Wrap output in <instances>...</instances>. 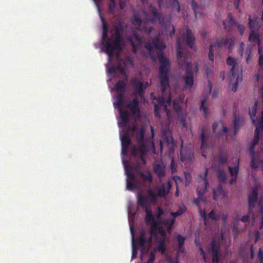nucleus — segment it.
<instances>
[{
  "label": "nucleus",
  "instance_id": "f257e3e1",
  "mask_svg": "<svg viewBox=\"0 0 263 263\" xmlns=\"http://www.w3.org/2000/svg\"><path fill=\"white\" fill-rule=\"evenodd\" d=\"M146 220L152 227V232L149 234L142 233L139 240L136 242L134 238L133 228L130 226V231L132 235V256L134 259L137 256V251L139 247L141 249V259L142 263H152L154 259L153 251L148 249L151 243H156V248L154 250L163 254L166 250L165 234L168 232L174 223V220L171 219L159 226L157 222L158 217L154 218L151 212L146 210Z\"/></svg>",
  "mask_w": 263,
  "mask_h": 263
},
{
  "label": "nucleus",
  "instance_id": "f03ea898",
  "mask_svg": "<svg viewBox=\"0 0 263 263\" xmlns=\"http://www.w3.org/2000/svg\"><path fill=\"white\" fill-rule=\"evenodd\" d=\"M169 65V63L167 60H165L164 61H161V65L160 67V79L162 86L164 87L163 95L162 100L159 103V105L163 103L165 110L167 111V108L168 106H173L174 109L177 111L179 108V105L175 102L172 104L170 101V91L168 89L167 80L166 76V69Z\"/></svg>",
  "mask_w": 263,
  "mask_h": 263
},
{
  "label": "nucleus",
  "instance_id": "7ed1b4c3",
  "mask_svg": "<svg viewBox=\"0 0 263 263\" xmlns=\"http://www.w3.org/2000/svg\"><path fill=\"white\" fill-rule=\"evenodd\" d=\"M106 27L103 25V41L104 45V50L108 55V60L110 61L113 55L118 53L121 48V43L120 36L118 32L116 33L115 36L110 40L107 41L106 38Z\"/></svg>",
  "mask_w": 263,
  "mask_h": 263
},
{
  "label": "nucleus",
  "instance_id": "20e7f679",
  "mask_svg": "<svg viewBox=\"0 0 263 263\" xmlns=\"http://www.w3.org/2000/svg\"><path fill=\"white\" fill-rule=\"evenodd\" d=\"M227 63L230 65H233L229 74V78L231 83L233 85L232 87V90L235 91L237 89V85L242 81V73L239 69L234 66L235 61L233 58H228Z\"/></svg>",
  "mask_w": 263,
  "mask_h": 263
},
{
  "label": "nucleus",
  "instance_id": "39448f33",
  "mask_svg": "<svg viewBox=\"0 0 263 263\" xmlns=\"http://www.w3.org/2000/svg\"><path fill=\"white\" fill-rule=\"evenodd\" d=\"M257 109V104L255 103L249 111V114L252 120L253 123L256 125V131L253 141L254 144H256L258 142V134L263 128V111L261 113V121L259 123H255L253 117H255Z\"/></svg>",
  "mask_w": 263,
  "mask_h": 263
},
{
  "label": "nucleus",
  "instance_id": "423d86ee",
  "mask_svg": "<svg viewBox=\"0 0 263 263\" xmlns=\"http://www.w3.org/2000/svg\"><path fill=\"white\" fill-rule=\"evenodd\" d=\"M257 18L253 17V18H250L249 25L251 29V33L249 36V41L250 42L255 41L257 43H258V34L253 31V29H255L258 27V24L257 21Z\"/></svg>",
  "mask_w": 263,
  "mask_h": 263
},
{
  "label": "nucleus",
  "instance_id": "0eeeda50",
  "mask_svg": "<svg viewBox=\"0 0 263 263\" xmlns=\"http://www.w3.org/2000/svg\"><path fill=\"white\" fill-rule=\"evenodd\" d=\"M120 139L122 145V154L125 155L126 152L127 147L129 142V140L126 135L123 136L121 134Z\"/></svg>",
  "mask_w": 263,
  "mask_h": 263
},
{
  "label": "nucleus",
  "instance_id": "6e6552de",
  "mask_svg": "<svg viewBox=\"0 0 263 263\" xmlns=\"http://www.w3.org/2000/svg\"><path fill=\"white\" fill-rule=\"evenodd\" d=\"M123 163L127 175V188L129 190H132L133 189L132 185V177L130 176V173L128 171L126 162L123 160Z\"/></svg>",
  "mask_w": 263,
  "mask_h": 263
},
{
  "label": "nucleus",
  "instance_id": "1a4fd4ad",
  "mask_svg": "<svg viewBox=\"0 0 263 263\" xmlns=\"http://www.w3.org/2000/svg\"><path fill=\"white\" fill-rule=\"evenodd\" d=\"M128 115L126 113H123L120 108V116L118 119V124L120 127H121L127 121Z\"/></svg>",
  "mask_w": 263,
  "mask_h": 263
},
{
  "label": "nucleus",
  "instance_id": "9d476101",
  "mask_svg": "<svg viewBox=\"0 0 263 263\" xmlns=\"http://www.w3.org/2000/svg\"><path fill=\"white\" fill-rule=\"evenodd\" d=\"M190 65L187 64L186 67L187 74L185 78V84L187 86H191L193 84V80L191 75L188 73L190 69Z\"/></svg>",
  "mask_w": 263,
  "mask_h": 263
},
{
  "label": "nucleus",
  "instance_id": "9b49d317",
  "mask_svg": "<svg viewBox=\"0 0 263 263\" xmlns=\"http://www.w3.org/2000/svg\"><path fill=\"white\" fill-rule=\"evenodd\" d=\"M128 109L132 111L134 116H138L139 111L137 101H134L133 104H131L128 106Z\"/></svg>",
  "mask_w": 263,
  "mask_h": 263
},
{
  "label": "nucleus",
  "instance_id": "f8f14e48",
  "mask_svg": "<svg viewBox=\"0 0 263 263\" xmlns=\"http://www.w3.org/2000/svg\"><path fill=\"white\" fill-rule=\"evenodd\" d=\"M217 45H212L210 47V52L209 54V59L213 61L214 60V55L213 52L214 51L215 49L217 48Z\"/></svg>",
  "mask_w": 263,
  "mask_h": 263
},
{
  "label": "nucleus",
  "instance_id": "ddd939ff",
  "mask_svg": "<svg viewBox=\"0 0 263 263\" xmlns=\"http://www.w3.org/2000/svg\"><path fill=\"white\" fill-rule=\"evenodd\" d=\"M230 172L232 176L235 179L238 173V166H235L234 168L230 167Z\"/></svg>",
  "mask_w": 263,
  "mask_h": 263
},
{
  "label": "nucleus",
  "instance_id": "4468645a",
  "mask_svg": "<svg viewBox=\"0 0 263 263\" xmlns=\"http://www.w3.org/2000/svg\"><path fill=\"white\" fill-rule=\"evenodd\" d=\"M122 103V99L120 97H119L118 99H117V100H115L114 101V106L115 108H120V105Z\"/></svg>",
  "mask_w": 263,
  "mask_h": 263
},
{
  "label": "nucleus",
  "instance_id": "2eb2a0df",
  "mask_svg": "<svg viewBox=\"0 0 263 263\" xmlns=\"http://www.w3.org/2000/svg\"><path fill=\"white\" fill-rule=\"evenodd\" d=\"M203 185L202 187L201 191L199 190V188H198V189H197V193L199 195H200V194H201L202 192H204V191L205 190L206 182L204 179L203 180Z\"/></svg>",
  "mask_w": 263,
  "mask_h": 263
},
{
  "label": "nucleus",
  "instance_id": "dca6fc26",
  "mask_svg": "<svg viewBox=\"0 0 263 263\" xmlns=\"http://www.w3.org/2000/svg\"><path fill=\"white\" fill-rule=\"evenodd\" d=\"M177 240L179 243V246L181 247L184 243V238L180 236H178L177 238Z\"/></svg>",
  "mask_w": 263,
  "mask_h": 263
},
{
  "label": "nucleus",
  "instance_id": "f3484780",
  "mask_svg": "<svg viewBox=\"0 0 263 263\" xmlns=\"http://www.w3.org/2000/svg\"><path fill=\"white\" fill-rule=\"evenodd\" d=\"M125 85V84L124 82H120L117 84L115 89L116 91H118L119 89H120L121 88L123 87Z\"/></svg>",
  "mask_w": 263,
  "mask_h": 263
},
{
  "label": "nucleus",
  "instance_id": "a211bd4d",
  "mask_svg": "<svg viewBox=\"0 0 263 263\" xmlns=\"http://www.w3.org/2000/svg\"><path fill=\"white\" fill-rule=\"evenodd\" d=\"M203 216H204V215L203 214ZM215 219V213L213 212H211L207 216H205V219Z\"/></svg>",
  "mask_w": 263,
  "mask_h": 263
},
{
  "label": "nucleus",
  "instance_id": "6ab92c4d",
  "mask_svg": "<svg viewBox=\"0 0 263 263\" xmlns=\"http://www.w3.org/2000/svg\"><path fill=\"white\" fill-rule=\"evenodd\" d=\"M256 195H257V193L254 191L253 194H252V197H249V202L250 203L252 202V200L253 199H255L256 197Z\"/></svg>",
  "mask_w": 263,
  "mask_h": 263
},
{
  "label": "nucleus",
  "instance_id": "aec40b11",
  "mask_svg": "<svg viewBox=\"0 0 263 263\" xmlns=\"http://www.w3.org/2000/svg\"><path fill=\"white\" fill-rule=\"evenodd\" d=\"M217 126L223 127V123L222 122H220L219 123L214 124L213 128H214V130H215Z\"/></svg>",
  "mask_w": 263,
  "mask_h": 263
},
{
  "label": "nucleus",
  "instance_id": "412c9836",
  "mask_svg": "<svg viewBox=\"0 0 263 263\" xmlns=\"http://www.w3.org/2000/svg\"><path fill=\"white\" fill-rule=\"evenodd\" d=\"M156 194L160 196H164L165 195V192L163 191H160L159 192L155 193V195Z\"/></svg>",
  "mask_w": 263,
  "mask_h": 263
},
{
  "label": "nucleus",
  "instance_id": "4be33fe9",
  "mask_svg": "<svg viewBox=\"0 0 263 263\" xmlns=\"http://www.w3.org/2000/svg\"><path fill=\"white\" fill-rule=\"evenodd\" d=\"M184 210H185L184 208H182V211L181 212H176L174 214H171V215H173L174 217L180 215L183 213V211H184Z\"/></svg>",
  "mask_w": 263,
  "mask_h": 263
},
{
  "label": "nucleus",
  "instance_id": "5701e85b",
  "mask_svg": "<svg viewBox=\"0 0 263 263\" xmlns=\"http://www.w3.org/2000/svg\"><path fill=\"white\" fill-rule=\"evenodd\" d=\"M259 53L260 54L259 56V63L260 64H262L263 63V55H261V50L259 49Z\"/></svg>",
  "mask_w": 263,
  "mask_h": 263
},
{
  "label": "nucleus",
  "instance_id": "b1692460",
  "mask_svg": "<svg viewBox=\"0 0 263 263\" xmlns=\"http://www.w3.org/2000/svg\"><path fill=\"white\" fill-rule=\"evenodd\" d=\"M201 108L203 110V111L204 112H205V111H206V106H205V103L203 101L202 102V104H201Z\"/></svg>",
  "mask_w": 263,
  "mask_h": 263
},
{
  "label": "nucleus",
  "instance_id": "393cba45",
  "mask_svg": "<svg viewBox=\"0 0 263 263\" xmlns=\"http://www.w3.org/2000/svg\"><path fill=\"white\" fill-rule=\"evenodd\" d=\"M249 219V217L248 215H246V216H244L242 217L241 218V220L243 221V222H246Z\"/></svg>",
  "mask_w": 263,
  "mask_h": 263
},
{
  "label": "nucleus",
  "instance_id": "a878e982",
  "mask_svg": "<svg viewBox=\"0 0 263 263\" xmlns=\"http://www.w3.org/2000/svg\"><path fill=\"white\" fill-rule=\"evenodd\" d=\"M243 27L242 26H238V29L240 31V32L241 33L242 32L243 30Z\"/></svg>",
  "mask_w": 263,
  "mask_h": 263
},
{
  "label": "nucleus",
  "instance_id": "bb28decb",
  "mask_svg": "<svg viewBox=\"0 0 263 263\" xmlns=\"http://www.w3.org/2000/svg\"><path fill=\"white\" fill-rule=\"evenodd\" d=\"M251 166H252V167H254V168H255V167H256V166L255 165V164H254V160H252V163H251Z\"/></svg>",
  "mask_w": 263,
  "mask_h": 263
},
{
  "label": "nucleus",
  "instance_id": "cd10ccee",
  "mask_svg": "<svg viewBox=\"0 0 263 263\" xmlns=\"http://www.w3.org/2000/svg\"><path fill=\"white\" fill-rule=\"evenodd\" d=\"M145 178L147 180H150L151 176H150L149 174H147V177H146Z\"/></svg>",
  "mask_w": 263,
  "mask_h": 263
},
{
  "label": "nucleus",
  "instance_id": "c85d7f7f",
  "mask_svg": "<svg viewBox=\"0 0 263 263\" xmlns=\"http://www.w3.org/2000/svg\"><path fill=\"white\" fill-rule=\"evenodd\" d=\"M161 214H162V212L160 210H159V211H158L159 216H160Z\"/></svg>",
  "mask_w": 263,
  "mask_h": 263
},
{
  "label": "nucleus",
  "instance_id": "c756f323",
  "mask_svg": "<svg viewBox=\"0 0 263 263\" xmlns=\"http://www.w3.org/2000/svg\"><path fill=\"white\" fill-rule=\"evenodd\" d=\"M157 107L158 106L157 105L155 106V112L156 114H157Z\"/></svg>",
  "mask_w": 263,
  "mask_h": 263
},
{
  "label": "nucleus",
  "instance_id": "7c9ffc66",
  "mask_svg": "<svg viewBox=\"0 0 263 263\" xmlns=\"http://www.w3.org/2000/svg\"><path fill=\"white\" fill-rule=\"evenodd\" d=\"M234 181H235V180H234V179H232L231 180V183H233Z\"/></svg>",
  "mask_w": 263,
  "mask_h": 263
},
{
  "label": "nucleus",
  "instance_id": "2f4dec72",
  "mask_svg": "<svg viewBox=\"0 0 263 263\" xmlns=\"http://www.w3.org/2000/svg\"><path fill=\"white\" fill-rule=\"evenodd\" d=\"M223 131H224V132H226V130H227V128H226L223 127Z\"/></svg>",
  "mask_w": 263,
  "mask_h": 263
},
{
  "label": "nucleus",
  "instance_id": "473e14b6",
  "mask_svg": "<svg viewBox=\"0 0 263 263\" xmlns=\"http://www.w3.org/2000/svg\"><path fill=\"white\" fill-rule=\"evenodd\" d=\"M107 72H111V71L110 70H109L108 69H107Z\"/></svg>",
  "mask_w": 263,
  "mask_h": 263
},
{
  "label": "nucleus",
  "instance_id": "72a5a7b5",
  "mask_svg": "<svg viewBox=\"0 0 263 263\" xmlns=\"http://www.w3.org/2000/svg\"><path fill=\"white\" fill-rule=\"evenodd\" d=\"M139 85H140V86H142V84H141V83H139Z\"/></svg>",
  "mask_w": 263,
  "mask_h": 263
},
{
  "label": "nucleus",
  "instance_id": "f704fd0d",
  "mask_svg": "<svg viewBox=\"0 0 263 263\" xmlns=\"http://www.w3.org/2000/svg\"><path fill=\"white\" fill-rule=\"evenodd\" d=\"M155 171H156L157 172H158V170H157V168H155Z\"/></svg>",
  "mask_w": 263,
  "mask_h": 263
},
{
  "label": "nucleus",
  "instance_id": "c9c22d12",
  "mask_svg": "<svg viewBox=\"0 0 263 263\" xmlns=\"http://www.w3.org/2000/svg\"><path fill=\"white\" fill-rule=\"evenodd\" d=\"M140 153H142V154H143V153L142 152V151H141V150H140Z\"/></svg>",
  "mask_w": 263,
  "mask_h": 263
}]
</instances>
